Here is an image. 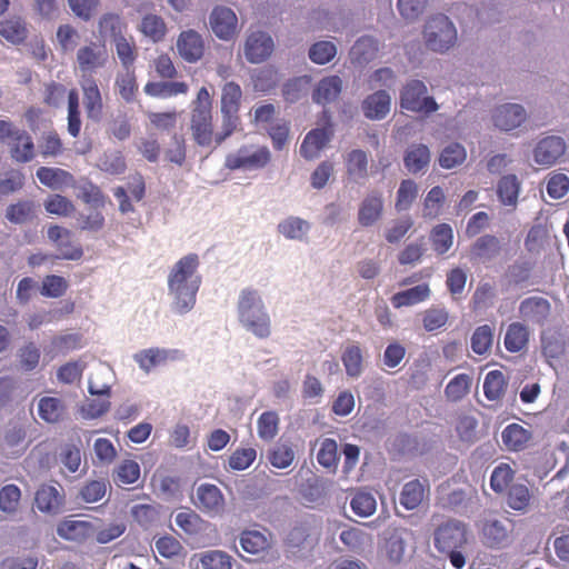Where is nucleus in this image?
Here are the masks:
<instances>
[{"mask_svg": "<svg viewBox=\"0 0 569 569\" xmlns=\"http://www.w3.org/2000/svg\"><path fill=\"white\" fill-rule=\"evenodd\" d=\"M98 167L110 174L123 173L127 166L124 157L120 151H106L99 159Z\"/></svg>", "mask_w": 569, "mask_h": 569, "instance_id": "61", "label": "nucleus"}, {"mask_svg": "<svg viewBox=\"0 0 569 569\" xmlns=\"http://www.w3.org/2000/svg\"><path fill=\"white\" fill-rule=\"evenodd\" d=\"M409 532L405 529H395L388 535L385 551L391 562L398 563L402 560Z\"/></svg>", "mask_w": 569, "mask_h": 569, "instance_id": "36", "label": "nucleus"}, {"mask_svg": "<svg viewBox=\"0 0 569 569\" xmlns=\"http://www.w3.org/2000/svg\"><path fill=\"white\" fill-rule=\"evenodd\" d=\"M471 386L472 377L468 373H459L448 382L445 395L449 401L458 402L470 392Z\"/></svg>", "mask_w": 569, "mask_h": 569, "instance_id": "42", "label": "nucleus"}, {"mask_svg": "<svg viewBox=\"0 0 569 569\" xmlns=\"http://www.w3.org/2000/svg\"><path fill=\"white\" fill-rule=\"evenodd\" d=\"M378 42L375 38L365 36L359 38L351 48V56L360 63L369 62L376 57Z\"/></svg>", "mask_w": 569, "mask_h": 569, "instance_id": "54", "label": "nucleus"}, {"mask_svg": "<svg viewBox=\"0 0 569 569\" xmlns=\"http://www.w3.org/2000/svg\"><path fill=\"white\" fill-rule=\"evenodd\" d=\"M342 91V80L338 76L322 78L315 87L312 100L318 104L336 101Z\"/></svg>", "mask_w": 569, "mask_h": 569, "instance_id": "23", "label": "nucleus"}, {"mask_svg": "<svg viewBox=\"0 0 569 569\" xmlns=\"http://www.w3.org/2000/svg\"><path fill=\"white\" fill-rule=\"evenodd\" d=\"M495 340V327L482 325L475 329L470 337V348L478 356H487L491 352Z\"/></svg>", "mask_w": 569, "mask_h": 569, "instance_id": "31", "label": "nucleus"}, {"mask_svg": "<svg viewBox=\"0 0 569 569\" xmlns=\"http://www.w3.org/2000/svg\"><path fill=\"white\" fill-rule=\"evenodd\" d=\"M116 47L117 57L119 58L123 69H133V63L137 59V48L133 39L127 38L123 36L122 38H118L113 41Z\"/></svg>", "mask_w": 569, "mask_h": 569, "instance_id": "55", "label": "nucleus"}, {"mask_svg": "<svg viewBox=\"0 0 569 569\" xmlns=\"http://www.w3.org/2000/svg\"><path fill=\"white\" fill-rule=\"evenodd\" d=\"M113 381V371L106 363H98L88 383V391L91 396H100L109 398Z\"/></svg>", "mask_w": 569, "mask_h": 569, "instance_id": "20", "label": "nucleus"}, {"mask_svg": "<svg viewBox=\"0 0 569 569\" xmlns=\"http://www.w3.org/2000/svg\"><path fill=\"white\" fill-rule=\"evenodd\" d=\"M0 36L12 43H20L27 38V29L20 18H10L0 22Z\"/></svg>", "mask_w": 569, "mask_h": 569, "instance_id": "53", "label": "nucleus"}, {"mask_svg": "<svg viewBox=\"0 0 569 569\" xmlns=\"http://www.w3.org/2000/svg\"><path fill=\"white\" fill-rule=\"evenodd\" d=\"M10 153L12 159L20 163H27L33 160L36 156L34 143L26 130H22L11 142Z\"/></svg>", "mask_w": 569, "mask_h": 569, "instance_id": "34", "label": "nucleus"}, {"mask_svg": "<svg viewBox=\"0 0 569 569\" xmlns=\"http://www.w3.org/2000/svg\"><path fill=\"white\" fill-rule=\"evenodd\" d=\"M422 37L429 50L445 53L456 44L458 32L456 26L447 16L438 13L428 18Z\"/></svg>", "mask_w": 569, "mask_h": 569, "instance_id": "4", "label": "nucleus"}, {"mask_svg": "<svg viewBox=\"0 0 569 569\" xmlns=\"http://www.w3.org/2000/svg\"><path fill=\"white\" fill-rule=\"evenodd\" d=\"M567 149L563 138L548 136L539 140L533 149V159L540 166H552L560 159Z\"/></svg>", "mask_w": 569, "mask_h": 569, "instance_id": "14", "label": "nucleus"}, {"mask_svg": "<svg viewBox=\"0 0 569 569\" xmlns=\"http://www.w3.org/2000/svg\"><path fill=\"white\" fill-rule=\"evenodd\" d=\"M431 290L429 284L420 283L409 289L399 291L391 297V303L395 308L412 307L427 301L430 298Z\"/></svg>", "mask_w": 569, "mask_h": 569, "instance_id": "25", "label": "nucleus"}, {"mask_svg": "<svg viewBox=\"0 0 569 569\" xmlns=\"http://www.w3.org/2000/svg\"><path fill=\"white\" fill-rule=\"evenodd\" d=\"M37 178L39 181L53 189L59 190L64 186H68L72 182V176L60 168H49V167H40L37 170Z\"/></svg>", "mask_w": 569, "mask_h": 569, "instance_id": "38", "label": "nucleus"}, {"mask_svg": "<svg viewBox=\"0 0 569 569\" xmlns=\"http://www.w3.org/2000/svg\"><path fill=\"white\" fill-rule=\"evenodd\" d=\"M79 31L70 24H61L57 30V41L62 52H73L80 42Z\"/></svg>", "mask_w": 569, "mask_h": 569, "instance_id": "59", "label": "nucleus"}, {"mask_svg": "<svg viewBox=\"0 0 569 569\" xmlns=\"http://www.w3.org/2000/svg\"><path fill=\"white\" fill-rule=\"evenodd\" d=\"M330 139L331 133L325 128L311 130L300 146L301 156L308 160L317 158Z\"/></svg>", "mask_w": 569, "mask_h": 569, "instance_id": "27", "label": "nucleus"}, {"mask_svg": "<svg viewBox=\"0 0 569 569\" xmlns=\"http://www.w3.org/2000/svg\"><path fill=\"white\" fill-rule=\"evenodd\" d=\"M418 197V184L411 179H405L400 182L395 208L398 212L407 211Z\"/></svg>", "mask_w": 569, "mask_h": 569, "instance_id": "48", "label": "nucleus"}, {"mask_svg": "<svg viewBox=\"0 0 569 569\" xmlns=\"http://www.w3.org/2000/svg\"><path fill=\"white\" fill-rule=\"evenodd\" d=\"M271 159L267 147L243 146L226 158V167L231 170H258L264 168Z\"/></svg>", "mask_w": 569, "mask_h": 569, "instance_id": "7", "label": "nucleus"}, {"mask_svg": "<svg viewBox=\"0 0 569 569\" xmlns=\"http://www.w3.org/2000/svg\"><path fill=\"white\" fill-rule=\"evenodd\" d=\"M466 525L459 520H447L435 530V547L440 552L453 551L467 541Z\"/></svg>", "mask_w": 569, "mask_h": 569, "instance_id": "9", "label": "nucleus"}, {"mask_svg": "<svg viewBox=\"0 0 569 569\" xmlns=\"http://www.w3.org/2000/svg\"><path fill=\"white\" fill-rule=\"evenodd\" d=\"M400 107L422 114H430L439 109L436 100L428 94L427 86L420 80H410L403 86L400 91Z\"/></svg>", "mask_w": 569, "mask_h": 569, "instance_id": "6", "label": "nucleus"}, {"mask_svg": "<svg viewBox=\"0 0 569 569\" xmlns=\"http://www.w3.org/2000/svg\"><path fill=\"white\" fill-rule=\"evenodd\" d=\"M274 44L272 38L264 31H252L247 36L243 54L250 63H260L267 60Z\"/></svg>", "mask_w": 569, "mask_h": 569, "instance_id": "12", "label": "nucleus"}, {"mask_svg": "<svg viewBox=\"0 0 569 569\" xmlns=\"http://www.w3.org/2000/svg\"><path fill=\"white\" fill-rule=\"evenodd\" d=\"M168 358V351L159 348H150L137 352L133 356L134 361L144 372H150L157 366L163 363Z\"/></svg>", "mask_w": 569, "mask_h": 569, "instance_id": "46", "label": "nucleus"}, {"mask_svg": "<svg viewBox=\"0 0 569 569\" xmlns=\"http://www.w3.org/2000/svg\"><path fill=\"white\" fill-rule=\"evenodd\" d=\"M431 153L422 143L410 144L403 154L405 168L412 174L425 173L430 164Z\"/></svg>", "mask_w": 569, "mask_h": 569, "instance_id": "18", "label": "nucleus"}, {"mask_svg": "<svg viewBox=\"0 0 569 569\" xmlns=\"http://www.w3.org/2000/svg\"><path fill=\"white\" fill-rule=\"evenodd\" d=\"M211 107V96L207 88L202 87L198 91L197 99L193 102L190 121L192 138L194 142L202 148L216 147Z\"/></svg>", "mask_w": 569, "mask_h": 569, "instance_id": "3", "label": "nucleus"}, {"mask_svg": "<svg viewBox=\"0 0 569 569\" xmlns=\"http://www.w3.org/2000/svg\"><path fill=\"white\" fill-rule=\"evenodd\" d=\"M505 377L501 371L492 370L487 373L483 381V392L487 399L498 400L503 393Z\"/></svg>", "mask_w": 569, "mask_h": 569, "instance_id": "62", "label": "nucleus"}, {"mask_svg": "<svg viewBox=\"0 0 569 569\" xmlns=\"http://www.w3.org/2000/svg\"><path fill=\"white\" fill-rule=\"evenodd\" d=\"M268 460L274 468L286 469L293 462L295 451L289 445L277 443L269 450Z\"/></svg>", "mask_w": 569, "mask_h": 569, "instance_id": "58", "label": "nucleus"}, {"mask_svg": "<svg viewBox=\"0 0 569 569\" xmlns=\"http://www.w3.org/2000/svg\"><path fill=\"white\" fill-rule=\"evenodd\" d=\"M338 445L337 441L331 438H326L320 442V449L317 453V460L319 465L325 468H336L338 465Z\"/></svg>", "mask_w": 569, "mask_h": 569, "instance_id": "60", "label": "nucleus"}, {"mask_svg": "<svg viewBox=\"0 0 569 569\" xmlns=\"http://www.w3.org/2000/svg\"><path fill=\"white\" fill-rule=\"evenodd\" d=\"M198 569H231L232 558L222 550H208L199 555Z\"/></svg>", "mask_w": 569, "mask_h": 569, "instance_id": "43", "label": "nucleus"}, {"mask_svg": "<svg viewBox=\"0 0 569 569\" xmlns=\"http://www.w3.org/2000/svg\"><path fill=\"white\" fill-rule=\"evenodd\" d=\"M79 82L83 91V104L88 117L98 119L102 111V98L94 78H80Z\"/></svg>", "mask_w": 569, "mask_h": 569, "instance_id": "24", "label": "nucleus"}, {"mask_svg": "<svg viewBox=\"0 0 569 569\" xmlns=\"http://www.w3.org/2000/svg\"><path fill=\"white\" fill-rule=\"evenodd\" d=\"M310 228L311 226L307 220L290 216L279 222L278 232L288 240L301 241L308 234Z\"/></svg>", "mask_w": 569, "mask_h": 569, "instance_id": "32", "label": "nucleus"}, {"mask_svg": "<svg viewBox=\"0 0 569 569\" xmlns=\"http://www.w3.org/2000/svg\"><path fill=\"white\" fill-rule=\"evenodd\" d=\"M241 97L240 86L233 81L227 82L221 92V111L239 112Z\"/></svg>", "mask_w": 569, "mask_h": 569, "instance_id": "56", "label": "nucleus"}, {"mask_svg": "<svg viewBox=\"0 0 569 569\" xmlns=\"http://www.w3.org/2000/svg\"><path fill=\"white\" fill-rule=\"evenodd\" d=\"M529 341V330L520 322H512L508 326L505 335V347L510 352L521 351Z\"/></svg>", "mask_w": 569, "mask_h": 569, "instance_id": "39", "label": "nucleus"}, {"mask_svg": "<svg viewBox=\"0 0 569 569\" xmlns=\"http://www.w3.org/2000/svg\"><path fill=\"white\" fill-rule=\"evenodd\" d=\"M425 488L419 480L407 482L400 493L399 502L407 510L416 509L422 501Z\"/></svg>", "mask_w": 569, "mask_h": 569, "instance_id": "49", "label": "nucleus"}, {"mask_svg": "<svg viewBox=\"0 0 569 569\" xmlns=\"http://www.w3.org/2000/svg\"><path fill=\"white\" fill-rule=\"evenodd\" d=\"M280 418L276 411H264L257 421V432L263 441H271L279 431Z\"/></svg>", "mask_w": 569, "mask_h": 569, "instance_id": "47", "label": "nucleus"}, {"mask_svg": "<svg viewBox=\"0 0 569 569\" xmlns=\"http://www.w3.org/2000/svg\"><path fill=\"white\" fill-rule=\"evenodd\" d=\"M93 526L89 521L67 519L57 527V535L69 541H82L91 536Z\"/></svg>", "mask_w": 569, "mask_h": 569, "instance_id": "26", "label": "nucleus"}, {"mask_svg": "<svg viewBox=\"0 0 569 569\" xmlns=\"http://www.w3.org/2000/svg\"><path fill=\"white\" fill-rule=\"evenodd\" d=\"M432 247L439 254L446 253L453 243V231L448 223L437 224L430 234Z\"/></svg>", "mask_w": 569, "mask_h": 569, "instance_id": "52", "label": "nucleus"}, {"mask_svg": "<svg viewBox=\"0 0 569 569\" xmlns=\"http://www.w3.org/2000/svg\"><path fill=\"white\" fill-rule=\"evenodd\" d=\"M515 477V470L509 463H499L491 472L490 487L497 492H503L512 481Z\"/></svg>", "mask_w": 569, "mask_h": 569, "instance_id": "57", "label": "nucleus"}, {"mask_svg": "<svg viewBox=\"0 0 569 569\" xmlns=\"http://www.w3.org/2000/svg\"><path fill=\"white\" fill-rule=\"evenodd\" d=\"M528 119L526 108L516 102L496 106L491 111V122L500 131L509 132L520 128Z\"/></svg>", "mask_w": 569, "mask_h": 569, "instance_id": "8", "label": "nucleus"}, {"mask_svg": "<svg viewBox=\"0 0 569 569\" xmlns=\"http://www.w3.org/2000/svg\"><path fill=\"white\" fill-rule=\"evenodd\" d=\"M37 216L36 203L31 200H20L8 206L6 218L14 224H23L33 220Z\"/></svg>", "mask_w": 569, "mask_h": 569, "instance_id": "37", "label": "nucleus"}, {"mask_svg": "<svg viewBox=\"0 0 569 569\" xmlns=\"http://www.w3.org/2000/svg\"><path fill=\"white\" fill-rule=\"evenodd\" d=\"M382 213V193L378 190H372L365 196L359 204L358 222L362 227H371L381 219Z\"/></svg>", "mask_w": 569, "mask_h": 569, "instance_id": "15", "label": "nucleus"}, {"mask_svg": "<svg viewBox=\"0 0 569 569\" xmlns=\"http://www.w3.org/2000/svg\"><path fill=\"white\" fill-rule=\"evenodd\" d=\"M188 86L184 82H148L144 92L151 97L168 98L187 93Z\"/></svg>", "mask_w": 569, "mask_h": 569, "instance_id": "45", "label": "nucleus"}, {"mask_svg": "<svg viewBox=\"0 0 569 569\" xmlns=\"http://www.w3.org/2000/svg\"><path fill=\"white\" fill-rule=\"evenodd\" d=\"M194 505L202 512L213 517L223 511L224 498L216 485L201 483L196 489Z\"/></svg>", "mask_w": 569, "mask_h": 569, "instance_id": "13", "label": "nucleus"}, {"mask_svg": "<svg viewBox=\"0 0 569 569\" xmlns=\"http://www.w3.org/2000/svg\"><path fill=\"white\" fill-rule=\"evenodd\" d=\"M341 361L348 377L359 378L363 372V352L359 343L347 345L341 355Z\"/></svg>", "mask_w": 569, "mask_h": 569, "instance_id": "30", "label": "nucleus"}, {"mask_svg": "<svg viewBox=\"0 0 569 569\" xmlns=\"http://www.w3.org/2000/svg\"><path fill=\"white\" fill-rule=\"evenodd\" d=\"M176 49L183 61L196 63L200 61L204 54L206 42L198 31L188 29L179 33L176 41Z\"/></svg>", "mask_w": 569, "mask_h": 569, "instance_id": "10", "label": "nucleus"}, {"mask_svg": "<svg viewBox=\"0 0 569 569\" xmlns=\"http://www.w3.org/2000/svg\"><path fill=\"white\" fill-rule=\"evenodd\" d=\"M34 501L41 512L54 513L59 511L63 499L57 487L44 485L38 489Z\"/></svg>", "mask_w": 569, "mask_h": 569, "instance_id": "29", "label": "nucleus"}, {"mask_svg": "<svg viewBox=\"0 0 569 569\" xmlns=\"http://www.w3.org/2000/svg\"><path fill=\"white\" fill-rule=\"evenodd\" d=\"M199 267L200 260L196 253L181 257L170 267L167 276V290L170 310L174 315L184 316L194 308L202 283Z\"/></svg>", "mask_w": 569, "mask_h": 569, "instance_id": "1", "label": "nucleus"}, {"mask_svg": "<svg viewBox=\"0 0 569 569\" xmlns=\"http://www.w3.org/2000/svg\"><path fill=\"white\" fill-rule=\"evenodd\" d=\"M446 197L441 187L431 188L423 199L422 217L426 219L437 218L441 212Z\"/></svg>", "mask_w": 569, "mask_h": 569, "instance_id": "50", "label": "nucleus"}, {"mask_svg": "<svg viewBox=\"0 0 569 569\" xmlns=\"http://www.w3.org/2000/svg\"><path fill=\"white\" fill-rule=\"evenodd\" d=\"M239 543L244 552L261 556L271 546V535L267 530H246L240 535Z\"/></svg>", "mask_w": 569, "mask_h": 569, "instance_id": "22", "label": "nucleus"}, {"mask_svg": "<svg viewBox=\"0 0 569 569\" xmlns=\"http://www.w3.org/2000/svg\"><path fill=\"white\" fill-rule=\"evenodd\" d=\"M66 407L59 398L43 397L38 402V415L48 423L58 422L63 413Z\"/></svg>", "mask_w": 569, "mask_h": 569, "instance_id": "40", "label": "nucleus"}, {"mask_svg": "<svg viewBox=\"0 0 569 569\" xmlns=\"http://www.w3.org/2000/svg\"><path fill=\"white\" fill-rule=\"evenodd\" d=\"M337 56V46L332 41L315 42L308 51L309 59L316 64H327Z\"/></svg>", "mask_w": 569, "mask_h": 569, "instance_id": "51", "label": "nucleus"}, {"mask_svg": "<svg viewBox=\"0 0 569 569\" xmlns=\"http://www.w3.org/2000/svg\"><path fill=\"white\" fill-rule=\"evenodd\" d=\"M482 541L490 548H500L509 542V529L496 518L485 519L481 527Z\"/></svg>", "mask_w": 569, "mask_h": 569, "instance_id": "19", "label": "nucleus"}, {"mask_svg": "<svg viewBox=\"0 0 569 569\" xmlns=\"http://www.w3.org/2000/svg\"><path fill=\"white\" fill-rule=\"evenodd\" d=\"M521 183L516 174L503 176L497 183V194L503 206L516 207Z\"/></svg>", "mask_w": 569, "mask_h": 569, "instance_id": "33", "label": "nucleus"}, {"mask_svg": "<svg viewBox=\"0 0 569 569\" xmlns=\"http://www.w3.org/2000/svg\"><path fill=\"white\" fill-rule=\"evenodd\" d=\"M348 178L358 184H363L369 177V156L365 150L353 149L345 158Z\"/></svg>", "mask_w": 569, "mask_h": 569, "instance_id": "16", "label": "nucleus"}, {"mask_svg": "<svg viewBox=\"0 0 569 569\" xmlns=\"http://www.w3.org/2000/svg\"><path fill=\"white\" fill-rule=\"evenodd\" d=\"M124 29L126 24L119 14L106 13L99 19L98 31L103 39L110 38L116 41L124 36Z\"/></svg>", "mask_w": 569, "mask_h": 569, "instance_id": "41", "label": "nucleus"}, {"mask_svg": "<svg viewBox=\"0 0 569 569\" xmlns=\"http://www.w3.org/2000/svg\"><path fill=\"white\" fill-rule=\"evenodd\" d=\"M466 160V150L459 143H450L440 153L439 164L445 169H452Z\"/></svg>", "mask_w": 569, "mask_h": 569, "instance_id": "63", "label": "nucleus"}, {"mask_svg": "<svg viewBox=\"0 0 569 569\" xmlns=\"http://www.w3.org/2000/svg\"><path fill=\"white\" fill-rule=\"evenodd\" d=\"M238 321L241 327L258 339L271 335V319L260 292L252 288L240 291L237 302Z\"/></svg>", "mask_w": 569, "mask_h": 569, "instance_id": "2", "label": "nucleus"}, {"mask_svg": "<svg viewBox=\"0 0 569 569\" xmlns=\"http://www.w3.org/2000/svg\"><path fill=\"white\" fill-rule=\"evenodd\" d=\"M109 62V53L104 43L89 41L76 53L74 72L79 78H93Z\"/></svg>", "mask_w": 569, "mask_h": 569, "instance_id": "5", "label": "nucleus"}, {"mask_svg": "<svg viewBox=\"0 0 569 569\" xmlns=\"http://www.w3.org/2000/svg\"><path fill=\"white\" fill-rule=\"evenodd\" d=\"M550 312V303L542 297H529L520 302V317L530 322L543 323Z\"/></svg>", "mask_w": 569, "mask_h": 569, "instance_id": "21", "label": "nucleus"}, {"mask_svg": "<svg viewBox=\"0 0 569 569\" xmlns=\"http://www.w3.org/2000/svg\"><path fill=\"white\" fill-rule=\"evenodd\" d=\"M531 439V431L521 425L510 423L501 432V441L509 451L523 450Z\"/></svg>", "mask_w": 569, "mask_h": 569, "instance_id": "28", "label": "nucleus"}, {"mask_svg": "<svg viewBox=\"0 0 569 569\" xmlns=\"http://www.w3.org/2000/svg\"><path fill=\"white\" fill-rule=\"evenodd\" d=\"M391 97L385 90L369 94L361 103V111L369 120H382L390 112Z\"/></svg>", "mask_w": 569, "mask_h": 569, "instance_id": "17", "label": "nucleus"}, {"mask_svg": "<svg viewBox=\"0 0 569 569\" xmlns=\"http://www.w3.org/2000/svg\"><path fill=\"white\" fill-rule=\"evenodd\" d=\"M116 89L124 101L132 102L134 100L138 84L133 69H123L117 74Z\"/></svg>", "mask_w": 569, "mask_h": 569, "instance_id": "44", "label": "nucleus"}, {"mask_svg": "<svg viewBox=\"0 0 569 569\" xmlns=\"http://www.w3.org/2000/svg\"><path fill=\"white\" fill-rule=\"evenodd\" d=\"M138 29L146 38L154 43L162 41L167 34L164 20L162 17L153 13L143 16Z\"/></svg>", "mask_w": 569, "mask_h": 569, "instance_id": "35", "label": "nucleus"}, {"mask_svg": "<svg viewBox=\"0 0 569 569\" xmlns=\"http://www.w3.org/2000/svg\"><path fill=\"white\" fill-rule=\"evenodd\" d=\"M212 32L220 40H231L238 33V18L228 7H216L209 17Z\"/></svg>", "mask_w": 569, "mask_h": 569, "instance_id": "11", "label": "nucleus"}, {"mask_svg": "<svg viewBox=\"0 0 569 569\" xmlns=\"http://www.w3.org/2000/svg\"><path fill=\"white\" fill-rule=\"evenodd\" d=\"M352 511L362 518L371 516L377 508L375 497L369 492H357L350 501Z\"/></svg>", "mask_w": 569, "mask_h": 569, "instance_id": "64", "label": "nucleus"}]
</instances>
